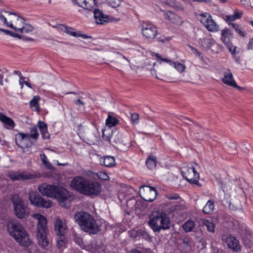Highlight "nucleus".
<instances>
[{
    "label": "nucleus",
    "mask_w": 253,
    "mask_h": 253,
    "mask_svg": "<svg viewBox=\"0 0 253 253\" xmlns=\"http://www.w3.org/2000/svg\"><path fill=\"white\" fill-rule=\"evenodd\" d=\"M211 15L209 13H205L199 14L197 16V19L205 26L207 24V22Z\"/></svg>",
    "instance_id": "4c0bfd02"
},
{
    "label": "nucleus",
    "mask_w": 253,
    "mask_h": 253,
    "mask_svg": "<svg viewBox=\"0 0 253 253\" xmlns=\"http://www.w3.org/2000/svg\"><path fill=\"white\" fill-rule=\"evenodd\" d=\"M167 198L170 200H176V199H178L179 197L178 195H175L173 196L167 195Z\"/></svg>",
    "instance_id": "4d7b16f0"
},
{
    "label": "nucleus",
    "mask_w": 253,
    "mask_h": 253,
    "mask_svg": "<svg viewBox=\"0 0 253 253\" xmlns=\"http://www.w3.org/2000/svg\"><path fill=\"white\" fill-rule=\"evenodd\" d=\"M164 15L165 19L173 23L179 24L182 23L180 17L171 11L165 12Z\"/></svg>",
    "instance_id": "b1692460"
},
{
    "label": "nucleus",
    "mask_w": 253,
    "mask_h": 253,
    "mask_svg": "<svg viewBox=\"0 0 253 253\" xmlns=\"http://www.w3.org/2000/svg\"><path fill=\"white\" fill-rule=\"evenodd\" d=\"M2 79H3V75L2 74H0V84L1 85H3Z\"/></svg>",
    "instance_id": "338daca9"
},
{
    "label": "nucleus",
    "mask_w": 253,
    "mask_h": 253,
    "mask_svg": "<svg viewBox=\"0 0 253 253\" xmlns=\"http://www.w3.org/2000/svg\"><path fill=\"white\" fill-rule=\"evenodd\" d=\"M72 1L74 5L88 10H91L95 5V0H72Z\"/></svg>",
    "instance_id": "aec40b11"
},
{
    "label": "nucleus",
    "mask_w": 253,
    "mask_h": 253,
    "mask_svg": "<svg viewBox=\"0 0 253 253\" xmlns=\"http://www.w3.org/2000/svg\"><path fill=\"white\" fill-rule=\"evenodd\" d=\"M40 158L43 164L46 166L48 169H52L53 166L52 165L47 161V158L44 154H42L40 155Z\"/></svg>",
    "instance_id": "a19ab883"
},
{
    "label": "nucleus",
    "mask_w": 253,
    "mask_h": 253,
    "mask_svg": "<svg viewBox=\"0 0 253 253\" xmlns=\"http://www.w3.org/2000/svg\"><path fill=\"white\" fill-rule=\"evenodd\" d=\"M88 180L82 176H76L71 181V186L77 191L84 194Z\"/></svg>",
    "instance_id": "ddd939ff"
},
{
    "label": "nucleus",
    "mask_w": 253,
    "mask_h": 253,
    "mask_svg": "<svg viewBox=\"0 0 253 253\" xmlns=\"http://www.w3.org/2000/svg\"><path fill=\"white\" fill-rule=\"evenodd\" d=\"M0 31L4 33L5 34L9 35H10V33H11V31H10L8 30H5V29H1V28H0Z\"/></svg>",
    "instance_id": "052dcab7"
},
{
    "label": "nucleus",
    "mask_w": 253,
    "mask_h": 253,
    "mask_svg": "<svg viewBox=\"0 0 253 253\" xmlns=\"http://www.w3.org/2000/svg\"><path fill=\"white\" fill-rule=\"evenodd\" d=\"M53 28H56L61 31L69 34L70 35L75 37H82L83 39H91V37L87 36L84 34H81L80 31L76 32L75 30L69 26L63 24H57L56 25L52 26Z\"/></svg>",
    "instance_id": "4468645a"
},
{
    "label": "nucleus",
    "mask_w": 253,
    "mask_h": 253,
    "mask_svg": "<svg viewBox=\"0 0 253 253\" xmlns=\"http://www.w3.org/2000/svg\"><path fill=\"white\" fill-rule=\"evenodd\" d=\"M7 230L9 234L20 245L28 246L30 244V239L27 232L19 223H9Z\"/></svg>",
    "instance_id": "20e7f679"
},
{
    "label": "nucleus",
    "mask_w": 253,
    "mask_h": 253,
    "mask_svg": "<svg viewBox=\"0 0 253 253\" xmlns=\"http://www.w3.org/2000/svg\"><path fill=\"white\" fill-rule=\"evenodd\" d=\"M11 14H13V13H10L5 10L0 11V20L8 27H13V24L12 21H10V22H7L6 17L7 16V15Z\"/></svg>",
    "instance_id": "c756f323"
},
{
    "label": "nucleus",
    "mask_w": 253,
    "mask_h": 253,
    "mask_svg": "<svg viewBox=\"0 0 253 253\" xmlns=\"http://www.w3.org/2000/svg\"><path fill=\"white\" fill-rule=\"evenodd\" d=\"M151 74L153 76H155V77L158 79H161L159 77H158L157 75H156V71L155 70V69H152L151 70Z\"/></svg>",
    "instance_id": "bf43d9fd"
},
{
    "label": "nucleus",
    "mask_w": 253,
    "mask_h": 253,
    "mask_svg": "<svg viewBox=\"0 0 253 253\" xmlns=\"http://www.w3.org/2000/svg\"><path fill=\"white\" fill-rule=\"evenodd\" d=\"M109 5L112 7H117L120 5L122 0H106Z\"/></svg>",
    "instance_id": "de8ad7c7"
},
{
    "label": "nucleus",
    "mask_w": 253,
    "mask_h": 253,
    "mask_svg": "<svg viewBox=\"0 0 253 253\" xmlns=\"http://www.w3.org/2000/svg\"><path fill=\"white\" fill-rule=\"evenodd\" d=\"M204 225L207 227V230L213 233L214 232L215 225L212 222H210L208 220L204 221Z\"/></svg>",
    "instance_id": "a18cd8bd"
},
{
    "label": "nucleus",
    "mask_w": 253,
    "mask_h": 253,
    "mask_svg": "<svg viewBox=\"0 0 253 253\" xmlns=\"http://www.w3.org/2000/svg\"><path fill=\"white\" fill-rule=\"evenodd\" d=\"M31 216L38 220L37 237L39 245L46 249L49 244L46 237L47 231L46 219L41 214H33Z\"/></svg>",
    "instance_id": "7ed1b4c3"
},
{
    "label": "nucleus",
    "mask_w": 253,
    "mask_h": 253,
    "mask_svg": "<svg viewBox=\"0 0 253 253\" xmlns=\"http://www.w3.org/2000/svg\"><path fill=\"white\" fill-rule=\"evenodd\" d=\"M148 224L154 232L169 229L170 222L167 214L163 212L154 211L149 216Z\"/></svg>",
    "instance_id": "f03ea898"
},
{
    "label": "nucleus",
    "mask_w": 253,
    "mask_h": 253,
    "mask_svg": "<svg viewBox=\"0 0 253 253\" xmlns=\"http://www.w3.org/2000/svg\"><path fill=\"white\" fill-rule=\"evenodd\" d=\"M204 26L210 32H216L219 30V26L214 21L211 16L208 20L207 24H205Z\"/></svg>",
    "instance_id": "cd10ccee"
},
{
    "label": "nucleus",
    "mask_w": 253,
    "mask_h": 253,
    "mask_svg": "<svg viewBox=\"0 0 253 253\" xmlns=\"http://www.w3.org/2000/svg\"><path fill=\"white\" fill-rule=\"evenodd\" d=\"M53 198L56 199L59 204L62 207L68 208L70 207V195L69 192L65 188L57 186Z\"/></svg>",
    "instance_id": "0eeeda50"
},
{
    "label": "nucleus",
    "mask_w": 253,
    "mask_h": 253,
    "mask_svg": "<svg viewBox=\"0 0 253 253\" xmlns=\"http://www.w3.org/2000/svg\"><path fill=\"white\" fill-rule=\"evenodd\" d=\"M15 142L22 149L29 148L32 145L29 133H17L15 136Z\"/></svg>",
    "instance_id": "f8f14e48"
},
{
    "label": "nucleus",
    "mask_w": 253,
    "mask_h": 253,
    "mask_svg": "<svg viewBox=\"0 0 253 253\" xmlns=\"http://www.w3.org/2000/svg\"><path fill=\"white\" fill-rule=\"evenodd\" d=\"M29 199L31 204L38 208H50L52 203L49 200L42 198L37 192L31 191L29 193Z\"/></svg>",
    "instance_id": "423d86ee"
},
{
    "label": "nucleus",
    "mask_w": 253,
    "mask_h": 253,
    "mask_svg": "<svg viewBox=\"0 0 253 253\" xmlns=\"http://www.w3.org/2000/svg\"><path fill=\"white\" fill-rule=\"evenodd\" d=\"M180 171L185 179L191 183L198 185L199 174L196 172L193 167H183L181 168Z\"/></svg>",
    "instance_id": "6e6552de"
},
{
    "label": "nucleus",
    "mask_w": 253,
    "mask_h": 253,
    "mask_svg": "<svg viewBox=\"0 0 253 253\" xmlns=\"http://www.w3.org/2000/svg\"><path fill=\"white\" fill-rule=\"evenodd\" d=\"M141 33L149 41L153 40L157 35L156 27L151 23L143 21L141 24Z\"/></svg>",
    "instance_id": "1a4fd4ad"
},
{
    "label": "nucleus",
    "mask_w": 253,
    "mask_h": 253,
    "mask_svg": "<svg viewBox=\"0 0 253 253\" xmlns=\"http://www.w3.org/2000/svg\"><path fill=\"white\" fill-rule=\"evenodd\" d=\"M54 230L58 236H64L68 230L64 220L57 218L54 224Z\"/></svg>",
    "instance_id": "a211bd4d"
},
{
    "label": "nucleus",
    "mask_w": 253,
    "mask_h": 253,
    "mask_svg": "<svg viewBox=\"0 0 253 253\" xmlns=\"http://www.w3.org/2000/svg\"><path fill=\"white\" fill-rule=\"evenodd\" d=\"M156 158L154 156L148 157L146 161V165L150 169H154L156 166Z\"/></svg>",
    "instance_id": "72a5a7b5"
},
{
    "label": "nucleus",
    "mask_w": 253,
    "mask_h": 253,
    "mask_svg": "<svg viewBox=\"0 0 253 253\" xmlns=\"http://www.w3.org/2000/svg\"><path fill=\"white\" fill-rule=\"evenodd\" d=\"M0 121L7 126L6 128H13L15 126L14 121L10 118L1 113H0Z\"/></svg>",
    "instance_id": "bb28decb"
},
{
    "label": "nucleus",
    "mask_w": 253,
    "mask_h": 253,
    "mask_svg": "<svg viewBox=\"0 0 253 253\" xmlns=\"http://www.w3.org/2000/svg\"><path fill=\"white\" fill-rule=\"evenodd\" d=\"M119 124V120L115 117L108 115V117L106 120V124L108 128H110L112 126H115Z\"/></svg>",
    "instance_id": "473e14b6"
},
{
    "label": "nucleus",
    "mask_w": 253,
    "mask_h": 253,
    "mask_svg": "<svg viewBox=\"0 0 253 253\" xmlns=\"http://www.w3.org/2000/svg\"><path fill=\"white\" fill-rule=\"evenodd\" d=\"M158 42H168L169 40V38H164V39H158Z\"/></svg>",
    "instance_id": "680f3d73"
},
{
    "label": "nucleus",
    "mask_w": 253,
    "mask_h": 253,
    "mask_svg": "<svg viewBox=\"0 0 253 253\" xmlns=\"http://www.w3.org/2000/svg\"><path fill=\"white\" fill-rule=\"evenodd\" d=\"M129 253H142V252L137 249H132L130 251Z\"/></svg>",
    "instance_id": "69168bd1"
},
{
    "label": "nucleus",
    "mask_w": 253,
    "mask_h": 253,
    "mask_svg": "<svg viewBox=\"0 0 253 253\" xmlns=\"http://www.w3.org/2000/svg\"><path fill=\"white\" fill-rule=\"evenodd\" d=\"M191 48L192 50L194 51V52L195 54L198 55L199 56H200L201 53L200 52H199L196 48H195L192 46H191Z\"/></svg>",
    "instance_id": "e2e57ef3"
},
{
    "label": "nucleus",
    "mask_w": 253,
    "mask_h": 253,
    "mask_svg": "<svg viewBox=\"0 0 253 253\" xmlns=\"http://www.w3.org/2000/svg\"><path fill=\"white\" fill-rule=\"evenodd\" d=\"M155 55L157 60L169 63L170 65L173 66L180 73H182L186 68L184 65L179 62H173L168 58H163L161 55L158 53H155Z\"/></svg>",
    "instance_id": "6ab92c4d"
},
{
    "label": "nucleus",
    "mask_w": 253,
    "mask_h": 253,
    "mask_svg": "<svg viewBox=\"0 0 253 253\" xmlns=\"http://www.w3.org/2000/svg\"><path fill=\"white\" fill-rule=\"evenodd\" d=\"M30 138H33L34 140H37L39 135L38 132L37 128L35 126L32 127L30 128Z\"/></svg>",
    "instance_id": "79ce46f5"
},
{
    "label": "nucleus",
    "mask_w": 253,
    "mask_h": 253,
    "mask_svg": "<svg viewBox=\"0 0 253 253\" xmlns=\"http://www.w3.org/2000/svg\"><path fill=\"white\" fill-rule=\"evenodd\" d=\"M139 194L144 200L147 202H152L156 199L157 193L154 187L143 186L140 188Z\"/></svg>",
    "instance_id": "9d476101"
},
{
    "label": "nucleus",
    "mask_w": 253,
    "mask_h": 253,
    "mask_svg": "<svg viewBox=\"0 0 253 253\" xmlns=\"http://www.w3.org/2000/svg\"><path fill=\"white\" fill-rule=\"evenodd\" d=\"M24 84L27 85L28 87H30V88H32V86H31V84L28 82L27 81H24Z\"/></svg>",
    "instance_id": "774afa93"
},
{
    "label": "nucleus",
    "mask_w": 253,
    "mask_h": 253,
    "mask_svg": "<svg viewBox=\"0 0 253 253\" xmlns=\"http://www.w3.org/2000/svg\"><path fill=\"white\" fill-rule=\"evenodd\" d=\"M223 19L227 22L229 25H232V23L231 22L235 21L237 20L236 18H235L234 15H226L223 17Z\"/></svg>",
    "instance_id": "09e8293b"
},
{
    "label": "nucleus",
    "mask_w": 253,
    "mask_h": 253,
    "mask_svg": "<svg viewBox=\"0 0 253 253\" xmlns=\"http://www.w3.org/2000/svg\"><path fill=\"white\" fill-rule=\"evenodd\" d=\"M214 208V205L213 202L209 200L203 208V211L205 213L210 214L213 211Z\"/></svg>",
    "instance_id": "f704fd0d"
},
{
    "label": "nucleus",
    "mask_w": 253,
    "mask_h": 253,
    "mask_svg": "<svg viewBox=\"0 0 253 253\" xmlns=\"http://www.w3.org/2000/svg\"><path fill=\"white\" fill-rule=\"evenodd\" d=\"M57 246L59 249L65 247L66 244L65 238L64 236H60L57 240Z\"/></svg>",
    "instance_id": "c03bdc74"
},
{
    "label": "nucleus",
    "mask_w": 253,
    "mask_h": 253,
    "mask_svg": "<svg viewBox=\"0 0 253 253\" xmlns=\"http://www.w3.org/2000/svg\"><path fill=\"white\" fill-rule=\"evenodd\" d=\"M41 133L42 135V137L43 139H47L49 137V135L47 131V127L44 128V129H42L40 130Z\"/></svg>",
    "instance_id": "603ef678"
},
{
    "label": "nucleus",
    "mask_w": 253,
    "mask_h": 253,
    "mask_svg": "<svg viewBox=\"0 0 253 253\" xmlns=\"http://www.w3.org/2000/svg\"><path fill=\"white\" fill-rule=\"evenodd\" d=\"M134 238L137 237H141L142 238L148 241H151V237L150 235L145 231L139 229L135 232V235L134 236Z\"/></svg>",
    "instance_id": "7c9ffc66"
},
{
    "label": "nucleus",
    "mask_w": 253,
    "mask_h": 253,
    "mask_svg": "<svg viewBox=\"0 0 253 253\" xmlns=\"http://www.w3.org/2000/svg\"><path fill=\"white\" fill-rule=\"evenodd\" d=\"M11 201L14 205L15 214L19 218H25L28 215L25 202L17 194L13 195L11 197Z\"/></svg>",
    "instance_id": "39448f33"
},
{
    "label": "nucleus",
    "mask_w": 253,
    "mask_h": 253,
    "mask_svg": "<svg viewBox=\"0 0 253 253\" xmlns=\"http://www.w3.org/2000/svg\"><path fill=\"white\" fill-rule=\"evenodd\" d=\"M102 131L103 139L105 141H110V140L112 138V135H113V132L111 128H105V129H103Z\"/></svg>",
    "instance_id": "2f4dec72"
},
{
    "label": "nucleus",
    "mask_w": 253,
    "mask_h": 253,
    "mask_svg": "<svg viewBox=\"0 0 253 253\" xmlns=\"http://www.w3.org/2000/svg\"><path fill=\"white\" fill-rule=\"evenodd\" d=\"M74 218L84 231L90 235H95L98 233L99 227L91 215L84 211L78 212Z\"/></svg>",
    "instance_id": "f257e3e1"
},
{
    "label": "nucleus",
    "mask_w": 253,
    "mask_h": 253,
    "mask_svg": "<svg viewBox=\"0 0 253 253\" xmlns=\"http://www.w3.org/2000/svg\"><path fill=\"white\" fill-rule=\"evenodd\" d=\"M10 36H11V37H14V38H17L19 39H22L24 41H34V39L31 38H28V37H27L24 36L20 35L19 34L14 33V32H11Z\"/></svg>",
    "instance_id": "37998d69"
},
{
    "label": "nucleus",
    "mask_w": 253,
    "mask_h": 253,
    "mask_svg": "<svg viewBox=\"0 0 253 253\" xmlns=\"http://www.w3.org/2000/svg\"><path fill=\"white\" fill-rule=\"evenodd\" d=\"M57 185L43 183L38 187V190L42 195L48 197L53 198Z\"/></svg>",
    "instance_id": "dca6fc26"
},
{
    "label": "nucleus",
    "mask_w": 253,
    "mask_h": 253,
    "mask_svg": "<svg viewBox=\"0 0 253 253\" xmlns=\"http://www.w3.org/2000/svg\"><path fill=\"white\" fill-rule=\"evenodd\" d=\"M14 17L12 21L13 24V27L11 28L14 29L15 31L19 32L24 25L26 24L25 19L21 17L17 16L15 13H13Z\"/></svg>",
    "instance_id": "5701e85b"
},
{
    "label": "nucleus",
    "mask_w": 253,
    "mask_h": 253,
    "mask_svg": "<svg viewBox=\"0 0 253 253\" xmlns=\"http://www.w3.org/2000/svg\"><path fill=\"white\" fill-rule=\"evenodd\" d=\"M38 126H39L40 130L42 129H44V128H46L47 125L43 122L39 121L38 122Z\"/></svg>",
    "instance_id": "5fc2aeb1"
},
{
    "label": "nucleus",
    "mask_w": 253,
    "mask_h": 253,
    "mask_svg": "<svg viewBox=\"0 0 253 253\" xmlns=\"http://www.w3.org/2000/svg\"><path fill=\"white\" fill-rule=\"evenodd\" d=\"M40 99V97L39 95H36L30 102V107L34 108V110L35 111H39V101Z\"/></svg>",
    "instance_id": "e433bc0d"
},
{
    "label": "nucleus",
    "mask_w": 253,
    "mask_h": 253,
    "mask_svg": "<svg viewBox=\"0 0 253 253\" xmlns=\"http://www.w3.org/2000/svg\"><path fill=\"white\" fill-rule=\"evenodd\" d=\"M247 49L252 50L253 49V38L250 39L249 42L247 45Z\"/></svg>",
    "instance_id": "6e6d98bb"
},
{
    "label": "nucleus",
    "mask_w": 253,
    "mask_h": 253,
    "mask_svg": "<svg viewBox=\"0 0 253 253\" xmlns=\"http://www.w3.org/2000/svg\"><path fill=\"white\" fill-rule=\"evenodd\" d=\"M7 175L12 180H22L32 178V176L25 172L11 171L8 172Z\"/></svg>",
    "instance_id": "412c9836"
},
{
    "label": "nucleus",
    "mask_w": 253,
    "mask_h": 253,
    "mask_svg": "<svg viewBox=\"0 0 253 253\" xmlns=\"http://www.w3.org/2000/svg\"><path fill=\"white\" fill-rule=\"evenodd\" d=\"M131 121L133 124H137L139 121V115L137 113H133L131 115Z\"/></svg>",
    "instance_id": "3c124183"
},
{
    "label": "nucleus",
    "mask_w": 253,
    "mask_h": 253,
    "mask_svg": "<svg viewBox=\"0 0 253 253\" xmlns=\"http://www.w3.org/2000/svg\"><path fill=\"white\" fill-rule=\"evenodd\" d=\"M222 240L225 241L228 247L235 252L241 250V246L239 242L234 237L231 236H223Z\"/></svg>",
    "instance_id": "f3484780"
},
{
    "label": "nucleus",
    "mask_w": 253,
    "mask_h": 253,
    "mask_svg": "<svg viewBox=\"0 0 253 253\" xmlns=\"http://www.w3.org/2000/svg\"><path fill=\"white\" fill-rule=\"evenodd\" d=\"M33 29L34 28L31 25L26 23L19 32L21 34H27L32 32Z\"/></svg>",
    "instance_id": "ea45409f"
},
{
    "label": "nucleus",
    "mask_w": 253,
    "mask_h": 253,
    "mask_svg": "<svg viewBox=\"0 0 253 253\" xmlns=\"http://www.w3.org/2000/svg\"><path fill=\"white\" fill-rule=\"evenodd\" d=\"M250 233L246 232L242 237V243L245 248L250 249L253 246V241Z\"/></svg>",
    "instance_id": "a878e982"
},
{
    "label": "nucleus",
    "mask_w": 253,
    "mask_h": 253,
    "mask_svg": "<svg viewBox=\"0 0 253 253\" xmlns=\"http://www.w3.org/2000/svg\"><path fill=\"white\" fill-rule=\"evenodd\" d=\"M98 177L102 180H107L109 178V176L105 172H98L97 174Z\"/></svg>",
    "instance_id": "8fccbe9b"
},
{
    "label": "nucleus",
    "mask_w": 253,
    "mask_h": 253,
    "mask_svg": "<svg viewBox=\"0 0 253 253\" xmlns=\"http://www.w3.org/2000/svg\"><path fill=\"white\" fill-rule=\"evenodd\" d=\"M101 191V185L98 182L89 180L84 194L89 196H97Z\"/></svg>",
    "instance_id": "2eb2a0df"
},
{
    "label": "nucleus",
    "mask_w": 253,
    "mask_h": 253,
    "mask_svg": "<svg viewBox=\"0 0 253 253\" xmlns=\"http://www.w3.org/2000/svg\"><path fill=\"white\" fill-rule=\"evenodd\" d=\"M235 18L237 19H240L243 15L242 11H239L238 9H235L234 10V14Z\"/></svg>",
    "instance_id": "864d4df0"
},
{
    "label": "nucleus",
    "mask_w": 253,
    "mask_h": 253,
    "mask_svg": "<svg viewBox=\"0 0 253 253\" xmlns=\"http://www.w3.org/2000/svg\"><path fill=\"white\" fill-rule=\"evenodd\" d=\"M74 102L77 105H83V106H84V103L83 102V101H82V100H81L80 99H78V100H75L74 101Z\"/></svg>",
    "instance_id": "13d9d810"
},
{
    "label": "nucleus",
    "mask_w": 253,
    "mask_h": 253,
    "mask_svg": "<svg viewBox=\"0 0 253 253\" xmlns=\"http://www.w3.org/2000/svg\"><path fill=\"white\" fill-rule=\"evenodd\" d=\"M231 25L233 29L235 30L236 32L240 36L242 37H245L244 33L242 31L241 28L239 25L236 23H232Z\"/></svg>",
    "instance_id": "49530a36"
},
{
    "label": "nucleus",
    "mask_w": 253,
    "mask_h": 253,
    "mask_svg": "<svg viewBox=\"0 0 253 253\" xmlns=\"http://www.w3.org/2000/svg\"><path fill=\"white\" fill-rule=\"evenodd\" d=\"M94 17L97 24H105L107 23L109 19L108 15L105 14L102 11L97 9L94 10Z\"/></svg>",
    "instance_id": "4be33fe9"
},
{
    "label": "nucleus",
    "mask_w": 253,
    "mask_h": 253,
    "mask_svg": "<svg viewBox=\"0 0 253 253\" xmlns=\"http://www.w3.org/2000/svg\"><path fill=\"white\" fill-rule=\"evenodd\" d=\"M222 82L225 84L231 86L234 85L235 81L233 78V75L229 70H227L224 72V77L222 79Z\"/></svg>",
    "instance_id": "393cba45"
},
{
    "label": "nucleus",
    "mask_w": 253,
    "mask_h": 253,
    "mask_svg": "<svg viewBox=\"0 0 253 253\" xmlns=\"http://www.w3.org/2000/svg\"><path fill=\"white\" fill-rule=\"evenodd\" d=\"M232 37V33L229 29L226 28L221 30V41L226 46L232 54H235L236 53V47L234 46L233 49L232 50V49L231 42Z\"/></svg>",
    "instance_id": "9b49d317"
},
{
    "label": "nucleus",
    "mask_w": 253,
    "mask_h": 253,
    "mask_svg": "<svg viewBox=\"0 0 253 253\" xmlns=\"http://www.w3.org/2000/svg\"><path fill=\"white\" fill-rule=\"evenodd\" d=\"M100 163L106 167H112L116 165L115 159L113 157L106 156L100 159Z\"/></svg>",
    "instance_id": "c85d7f7f"
},
{
    "label": "nucleus",
    "mask_w": 253,
    "mask_h": 253,
    "mask_svg": "<svg viewBox=\"0 0 253 253\" xmlns=\"http://www.w3.org/2000/svg\"><path fill=\"white\" fill-rule=\"evenodd\" d=\"M195 226V223L192 220H188L182 225L183 230L186 232H191Z\"/></svg>",
    "instance_id": "c9c22d12"
},
{
    "label": "nucleus",
    "mask_w": 253,
    "mask_h": 253,
    "mask_svg": "<svg viewBox=\"0 0 253 253\" xmlns=\"http://www.w3.org/2000/svg\"><path fill=\"white\" fill-rule=\"evenodd\" d=\"M234 84H235V85H232L231 86H232L233 87H235V88H236L238 89L239 90H242L243 89V88L242 87H240V86H238L236 84V82H235V83Z\"/></svg>",
    "instance_id": "0e129e2a"
},
{
    "label": "nucleus",
    "mask_w": 253,
    "mask_h": 253,
    "mask_svg": "<svg viewBox=\"0 0 253 253\" xmlns=\"http://www.w3.org/2000/svg\"><path fill=\"white\" fill-rule=\"evenodd\" d=\"M112 139L116 144L120 146L123 142L122 135L120 133H116L115 132L113 133Z\"/></svg>",
    "instance_id": "58836bf2"
}]
</instances>
